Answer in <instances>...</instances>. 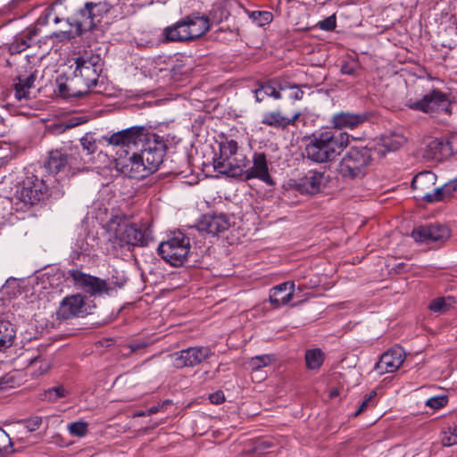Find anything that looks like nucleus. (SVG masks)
Instances as JSON below:
<instances>
[{
  "label": "nucleus",
  "mask_w": 457,
  "mask_h": 457,
  "mask_svg": "<svg viewBox=\"0 0 457 457\" xmlns=\"http://www.w3.org/2000/svg\"><path fill=\"white\" fill-rule=\"evenodd\" d=\"M443 46H445V47H448L450 50H452V49H453V48H454V46H451V45L446 46V45L443 44Z\"/></svg>",
  "instance_id": "57"
},
{
  "label": "nucleus",
  "mask_w": 457,
  "mask_h": 457,
  "mask_svg": "<svg viewBox=\"0 0 457 457\" xmlns=\"http://www.w3.org/2000/svg\"><path fill=\"white\" fill-rule=\"evenodd\" d=\"M364 225H365V223H364V222H362V223L360 225V228H361V227H363Z\"/></svg>",
  "instance_id": "61"
},
{
  "label": "nucleus",
  "mask_w": 457,
  "mask_h": 457,
  "mask_svg": "<svg viewBox=\"0 0 457 457\" xmlns=\"http://www.w3.org/2000/svg\"><path fill=\"white\" fill-rule=\"evenodd\" d=\"M286 89H290L291 93L289 94V98L295 101H300L303 97V91L302 87H307L306 85L299 86L296 84H285Z\"/></svg>",
  "instance_id": "45"
},
{
  "label": "nucleus",
  "mask_w": 457,
  "mask_h": 457,
  "mask_svg": "<svg viewBox=\"0 0 457 457\" xmlns=\"http://www.w3.org/2000/svg\"><path fill=\"white\" fill-rule=\"evenodd\" d=\"M271 362L270 355H257L248 360L247 364L252 370H258L268 366Z\"/></svg>",
  "instance_id": "40"
},
{
  "label": "nucleus",
  "mask_w": 457,
  "mask_h": 457,
  "mask_svg": "<svg viewBox=\"0 0 457 457\" xmlns=\"http://www.w3.org/2000/svg\"><path fill=\"white\" fill-rule=\"evenodd\" d=\"M75 64L73 77L84 93L87 94L98 84L104 66L103 61L99 54H91L78 57Z\"/></svg>",
  "instance_id": "7"
},
{
  "label": "nucleus",
  "mask_w": 457,
  "mask_h": 457,
  "mask_svg": "<svg viewBox=\"0 0 457 457\" xmlns=\"http://www.w3.org/2000/svg\"><path fill=\"white\" fill-rule=\"evenodd\" d=\"M67 392L62 386H54L49 388L45 392V399L50 402H54L59 398L64 397Z\"/></svg>",
  "instance_id": "42"
},
{
  "label": "nucleus",
  "mask_w": 457,
  "mask_h": 457,
  "mask_svg": "<svg viewBox=\"0 0 457 457\" xmlns=\"http://www.w3.org/2000/svg\"><path fill=\"white\" fill-rule=\"evenodd\" d=\"M190 248L189 237L182 230H173L167 240L159 244L158 253L170 266L180 267L187 261Z\"/></svg>",
  "instance_id": "6"
},
{
  "label": "nucleus",
  "mask_w": 457,
  "mask_h": 457,
  "mask_svg": "<svg viewBox=\"0 0 457 457\" xmlns=\"http://www.w3.org/2000/svg\"><path fill=\"white\" fill-rule=\"evenodd\" d=\"M212 403L220 404L225 401L224 394L221 391H217L209 395Z\"/></svg>",
  "instance_id": "51"
},
{
  "label": "nucleus",
  "mask_w": 457,
  "mask_h": 457,
  "mask_svg": "<svg viewBox=\"0 0 457 457\" xmlns=\"http://www.w3.org/2000/svg\"><path fill=\"white\" fill-rule=\"evenodd\" d=\"M337 26V20L335 15L327 17L319 22V28L322 30L331 31Z\"/></svg>",
  "instance_id": "47"
},
{
  "label": "nucleus",
  "mask_w": 457,
  "mask_h": 457,
  "mask_svg": "<svg viewBox=\"0 0 457 457\" xmlns=\"http://www.w3.org/2000/svg\"><path fill=\"white\" fill-rule=\"evenodd\" d=\"M324 182V172L314 170H308L304 175L289 179L288 185L303 195L317 194Z\"/></svg>",
  "instance_id": "15"
},
{
  "label": "nucleus",
  "mask_w": 457,
  "mask_h": 457,
  "mask_svg": "<svg viewBox=\"0 0 457 457\" xmlns=\"http://www.w3.org/2000/svg\"><path fill=\"white\" fill-rule=\"evenodd\" d=\"M85 122V120L80 117H75L69 120H66L64 122H61L56 125V129L58 132L62 133L66 131L67 129H71L79 124H82Z\"/></svg>",
  "instance_id": "43"
},
{
  "label": "nucleus",
  "mask_w": 457,
  "mask_h": 457,
  "mask_svg": "<svg viewBox=\"0 0 457 457\" xmlns=\"http://www.w3.org/2000/svg\"><path fill=\"white\" fill-rule=\"evenodd\" d=\"M48 369H49V365H48V363H46V364L45 365V368H44V370H43V371H42L41 373H43V372L46 371Z\"/></svg>",
  "instance_id": "58"
},
{
  "label": "nucleus",
  "mask_w": 457,
  "mask_h": 457,
  "mask_svg": "<svg viewBox=\"0 0 457 457\" xmlns=\"http://www.w3.org/2000/svg\"><path fill=\"white\" fill-rule=\"evenodd\" d=\"M107 234L113 248L147 246L154 240L152 230H107Z\"/></svg>",
  "instance_id": "12"
},
{
  "label": "nucleus",
  "mask_w": 457,
  "mask_h": 457,
  "mask_svg": "<svg viewBox=\"0 0 457 457\" xmlns=\"http://www.w3.org/2000/svg\"><path fill=\"white\" fill-rule=\"evenodd\" d=\"M148 415L147 414V410L145 411H140L137 414V416H139V417H142V416H146Z\"/></svg>",
  "instance_id": "56"
},
{
  "label": "nucleus",
  "mask_w": 457,
  "mask_h": 457,
  "mask_svg": "<svg viewBox=\"0 0 457 457\" xmlns=\"http://www.w3.org/2000/svg\"><path fill=\"white\" fill-rule=\"evenodd\" d=\"M186 29L189 31L192 40L204 36L209 31L210 20L205 15H188L183 18Z\"/></svg>",
  "instance_id": "24"
},
{
  "label": "nucleus",
  "mask_w": 457,
  "mask_h": 457,
  "mask_svg": "<svg viewBox=\"0 0 457 457\" xmlns=\"http://www.w3.org/2000/svg\"><path fill=\"white\" fill-rule=\"evenodd\" d=\"M375 395H376L375 392H371L366 397V399L361 403V404L360 405L359 409L357 410V411L355 413V416H358L360 413L364 411L370 406V403L372 401V398L375 396Z\"/></svg>",
  "instance_id": "50"
},
{
  "label": "nucleus",
  "mask_w": 457,
  "mask_h": 457,
  "mask_svg": "<svg viewBox=\"0 0 457 457\" xmlns=\"http://www.w3.org/2000/svg\"><path fill=\"white\" fill-rule=\"evenodd\" d=\"M15 337V326L7 320L0 319V352L11 347Z\"/></svg>",
  "instance_id": "30"
},
{
  "label": "nucleus",
  "mask_w": 457,
  "mask_h": 457,
  "mask_svg": "<svg viewBox=\"0 0 457 457\" xmlns=\"http://www.w3.org/2000/svg\"><path fill=\"white\" fill-rule=\"evenodd\" d=\"M243 176L245 180H249L255 178L268 185H272L273 182L269 173L265 154L254 153L253 157V166L249 167L248 165Z\"/></svg>",
  "instance_id": "18"
},
{
  "label": "nucleus",
  "mask_w": 457,
  "mask_h": 457,
  "mask_svg": "<svg viewBox=\"0 0 457 457\" xmlns=\"http://www.w3.org/2000/svg\"><path fill=\"white\" fill-rule=\"evenodd\" d=\"M457 190V180H450L442 187H436L434 190V203L450 198Z\"/></svg>",
  "instance_id": "33"
},
{
  "label": "nucleus",
  "mask_w": 457,
  "mask_h": 457,
  "mask_svg": "<svg viewBox=\"0 0 457 457\" xmlns=\"http://www.w3.org/2000/svg\"><path fill=\"white\" fill-rule=\"evenodd\" d=\"M107 228H138L132 221V216L117 210L112 211L107 222Z\"/></svg>",
  "instance_id": "32"
},
{
  "label": "nucleus",
  "mask_w": 457,
  "mask_h": 457,
  "mask_svg": "<svg viewBox=\"0 0 457 457\" xmlns=\"http://www.w3.org/2000/svg\"><path fill=\"white\" fill-rule=\"evenodd\" d=\"M372 160L371 149L368 147H351L339 164L343 177L361 178Z\"/></svg>",
  "instance_id": "9"
},
{
  "label": "nucleus",
  "mask_w": 457,
  "mask_h": 457,
  "mask_svg": "<svg viewBox=\"0 0 457 457\" xmlns=\"http://www.w3.org/2000/svg\"><path fill=\"white\" fill-rule=\"evenodd\" d=\"M403 143V137L394 136L392 138H385L383 145L387 151H395L401 147Z\"/></svg>",
  "instance_id": "44"
},
{
  "label": "nucleus",
  "mask_w": 457,
  "mask_h": 457,
  "mask_svg": "<svg viewBox=\"0 0 457 457\" xmlns=\"http://www.w3.org/2000/svg\"><path fill=\"white\" fill-rule=\"evenodd\" d=\"M56 4L63 6L67 22L76 29L75 33L71 30L53 33L52 37L60 41L70 40L95 29L114 6L112 0H57Z\"/></svg>",
  "instance_id": "1"
},
{
  "label": "nucleus",
  "mask_w": 457,
  "mask_h": 457,
  "mask_svg": "<svg viewBox=\"0 0 457 457\" xmlns=\"http://www.w3.org/2000/svg\"><path fill=\"white\" fill-rule=\"evenodd\" d=\"M295 285L293 281L283 282L271 288L270 301L276 307L287 304L295 293Z\"/></svg>",
  "instance_id": "23"
},
{
  "label": "nucleus",
  "mask_w": 457,
  "mask_h": 457,
  "mask_svg": "<svg viewBox=\"0 0 457 457\" xmlns=\"http://www.w3.org/2000/svg\"><path fill=\"white\" fill-rule=\"evenodd\" d=\"M250 162L236 140L225 137L219 143V154L213 159L214 170L231 178H241Z\"/></svg>",
  "instance_id": "4"
},
{
  "label": "nucleus",
  "mask_w": 457,
  "mask_h": 457,
  "mask_svg": "<svg viewBox=\"0 0 457 457\" xmlns=\"http://www.w3.org/2000/svg\"><path fill=\"white\" fill-rule=\"evenodd\" d=\"M301 116V112L295 110L290 116L284 115L281 111L276 110L263 113L262 124L275 129H286L291 125H295Z\"/></svg>",
  "instance_id": "19"
},
{
  "label": "nucleus",
  "mask_w": 457,
  "mask_h": 457,
  "mask_svg": "<svg viewBox=\"0 0 457 457\" xmlns=\"http://www.w3.org/2000/svg\"><path fill=\"white\" fill-rule=\"evenodd\" d=\"M54 22H55V23L60 22V19H59L58 17H56V18L54 19Z\"/></svg>",
  "instance_id": "60"
},
{
  "label": "nucleus",
  "mask_w": 457,
  "mask_h": 457,
  "mask_svg": "<svg viewBox=\"0 0 457 457\" xmlns=\"http://www.w3.org/2000/svg\"><path fill=\"white\" fill-rule=\"evenodd\" d=\"M447 144L442 140L433 138L429 140L424 149L423 157L427 160H442L447 151Z\"/></svg>",
  "instance_id": "31"
},
{
  "label": "nucleus",
  "mask_w": 457,
  "mask_h": 457,
  "mask_svg": "<svg viewBox=\"0 0 457 457\" xmlns=\"http://www.w3.org/2000/svg\"><path fill=\"white\" fill-rule=\"evenodd\" d=\"M369 115L366 112L353 113L340 112L335 113L331 118L332 128L341 131L343 129H353L368 120Z\"/></svg>",
  "instance_id": "20"
},
{
  "label": "nucleus",
  "mask_w": 457,
  "mask_h": 457,
  "mask_svg": "<svg viewBox=\"0 0 457 457\" xmlns=\"http://www.w3.org/2000/svg\"><path fill=\"white\" fill-rule=\"evenodd\" d=\"M43 169L49 173L61 174L62 177L69 178L84 170L85 162L77 152L68 154L62 149H55L48 153V158Z\"/></svg>",
  "instance_id": "8"
},
{
  "label": "nucleus",
  "mask_w": 457,
  "mask_h": 457,
  "mask_svg": "<svg viewBox=\"0 0 457 457\" xmlns=\"http://www.w3.org/2000/svg\"><path fill=\"white\" fill-rule=\"evenodd\" d=\"M42 424V419L40 417H33L28 420L25 423V427L30 432L37 430Z\"/></svg>",
  "instance_id": "49"
},
{
  "label": "nucleus",
  "mask_w": 457,
  "mask_h": 457,
  "mask_svg": "<svg viewBox=\"0 0 457 457\" xmlns=\"http://www.w3.org/2000/svg\"><path fill=\"white\" fill-rule=\"evenodd\" d=\"M418 228H428V229H430V228H442L441 225L434 226V225L430 224V225H428L426 227L420 226Z\"/></svg>",
  "instance_id": "55"
},
{
  "label": "nucleus",
  "mask_w": 457,
  "mask_h": 457,
  "mask_svg": "<svg viewBox=\"0 0 457 457\" xmlns=\"http://www.w3.org/2000/svg\"><path fill=\"white\" fill-rule=\"evenodd\" d=\"M37 79V71H32L28 74H19L13 79L12 87L14 90V97L18 101L27 100L29 98V91L34 87Z\"/></svg>",
  "instance_id": "22"
},
{
  "label": "nucleus",
  "mask_w": 457,
  "mask_h": 457,
  "mask_svg": "<svg viewBox=\"0 0 457 457\" xmlns=\"http://www.w3.org/2000/svg\"><path fill=\"white\" fill-rule=\"evenodd\" d=\"M85 306L84 297L78 294L66 296L60 303L57 311L58 318L68 320L83 312Z\"/></svg>",
  "instance_id": "21"
},
{
  "label": "nucleus",
  "mask_w": 457,
  "mask_h": 457,
  "mask_svg": "<svg viewBox=\"0 0 457 457\" xmlns=\"http://www.w3.org/2000/svg\"><path fill=\"white\" fill-rule=\"evenodd\" d=\"M166 148L163 137L150 132L139 152H133L129 156L120 155L115 160V167L129 179H143L159 169Z\"/></svg>",
  "instance_id": "2"
},
{
  "label": "nucleus",
  "mask_w": 457,
  "mask_h": 457,
  "mask_svg": "<svg viewBox=\"0 0 457 457\" xmlns=\"http://www.w3.org/2000/svg\"><path fill=\"white\" fill-rule=\"evenodd\" d=\"M50 180V175L43 177L42 167L35 172L28 171L16 190L15 197L25 204L34 205L48 196Z\"/></svg>",
  "instance_id": "5"
},
{
  "label": "nucleus",
  "mask_w": 457,
  "mask_h": 457,
  "mask_svg": "<svg viewBox=\"0 0 457 457\" xmlns=\"http://www.w3.org/2000/svg\"><path fill=\"white\" fill-rule=\"evenodd\" d=\"M454 303L453 297H438L430 303L429 309L435 312H444L453 307Z\"/></svg>",
  "instance_id": "35"
},
{
  "label": "nucleus",
  "mask_w": 457,
  "mask_h": 457,
  "mask_svg": "<svg viewBox=\"0 0 457 457\" xmlns=\"http://www.w3.org/2000/svg\"><path fill=\"white\" fill-rule=\"evenodd\" d=\"M211 355L212 351L209 347H189L173 353L171 355V360L176 368L181 369L184 367L198 365Z\"/></svg>",
  "instance_id": "14"
},
{
  "label": "nucleus",
  "mask_w": 457,
  "mask_h": 457,
  "mask_svg": "<svg viewBox=\"0 0 457 457\" xmlns=\"http://www.w3.org/2000/svg\"><path fill=\"white\" fill-rule=\"evenodd\" d=\"M262 84L268 96L273 97L274 99H280L282 97L281 91L286 90L285 84L282 85L275 79L269 80Z\"/></svg>",
  "instance_id": "37"
},
{
  "label": "nucleus",
  "mask_w": 457,
  "mask_h": 457,
  "mask_svg": "<svg viewBox=\"0 0 457 457\" xmlns=\"http://www.w3.org/2000/svg\"><path fill=\"white\" fill-rule=\"evenodd\" d=\"M149 133L145 126H133L111 135H104L101 139L110 145L121 147L129 156V151L141 145Z\"/></svg>",
  "instance_id": "11"
},
{
  "label": "nucleus",
  "mask_w": 457,
  "mask_h": 457,
  "mask_svg": "<svg viewBox=\"0 0 457 457\" xmlns=\"http://www.w3.org/2000/svg\"><path fill=\"white\" fill-rule=\"evenodd\" d=\"M79 141L83 150L87 152V155H91L96 152V142L92 134L87 133Z\"/></svg>",
  "instance_id": "41"
},
{
  "label": "nucleus",
  "mask_w": 457,
  "mask_h": 457,
  "mask_svg": "<svg viewBox=\"0 0 457 457\" xmlns=\"http://www.w3.org/2000/svg\"><path fill=\"white\" fill-rule=\"evenodd\" d=\"M37 35V29L32 28L28 29L21 35L15 37L14 40L9 45V52L12 54H21V52L28 49Z\"/></svg>",
  "instance_id": "28"
},
{
  "label": "nucleus",
  "mask_w": 457,
  "mask_h": 457,
  "mask_svg": "<svg viewBox=\"0 0 457 457\" xmlns=\"http://www.w3.org/2000/svg\"><path fill=\"white\" fill-rule=\"evenodd\" d=\"M38 362H39V361H38V360H34V361H33V362H32V364H33V365H37Z\"/></svg>",
  "instance_id": "59"
},
{
  "label": "nucleus",
  "mask_w": 457,
  "mask_h": 457,
  "mask_svg": "<svg viewBox=\"0 0 457 457\" xmlns=\"http://www.w3.org/2000/svg\"><path fill=\"white\" fill-rule=\"evenodd\" d=\"M162 35L167 42L192 41L189 31L186 29L183 19L163 29Z\"/></svg>",
  "instance_id": "27"
},
{
  "label": "nucleus",
  "mask_w": 457,
  "mask_h": 457,
  "mask_svg": "<svg viewBox=\"0 0 457 457\" xmlns=\"http://www.w3.org/2000/svg\"><path fill=\"white\" fill-rule=\"evenodd\" d=\"M405 105L413 111L424 113H452L451 101L448 95L439 89H433L418 101L408 99Z\"/></svg>",
  "instance_id": "10"
},
{
  "label": "nucleus",
  "mask_w": 457,
  "mask_h": 457,
  "mask_svg": "<svg viewBox=\"0 0 457 457\" xmlns=\"http://www.w3.org/2000/svg\"><path fill=\"white\" fill-rule=\"evenodd\" d=\"M305 361L308 369L316 370L319 369L324 361V353L320 349H311L305 353Z\"/></svg>",
  "instance_id": "34"
},
{
  "label": "nucleus",
  "mask_w": 457,
  "mask_h": 457,
  "mask_svg": "<svg viewBox=\"0 0 457 457\" xmlns=\"http://www.w3.org/2000/svg\"><path fill=\"white\" fill-rule=\"evenodd\" d=\"M67 430L72 436L83 437L88 432V423L84 420H78L68 424Z\"/></svg>",
  "instance_id": "39"
},
{
  "label": "nucleus",
  "mask_w": 457,
  "mask_h": 457,
  "mask_svg": "<svg viewBox=\"0 0 457 457\" xmlns=\"http://www.w3.org/2000/svg\"><path fill=\"white\" fill-rule=\"evenodd\" d=\"M58 93L62 97H80L86 94L80 87L74 77L63 81V78H57Z\"/></svg>",
  "instance_id": "29"
},
{
  "label": "nucleus",
  "mask_w": 457,
  "mask_h": 457,
  "mask_svg": "<svg viewBox=\"0 0 457 457\" xmlns=\"http://www.w3.org/2000/svg\"><path fill=\"white\" fill-rule=\"evenodd\" d=\"M303 155L316 163H325L337 158L348 145L349 135L335 128L323 127L306 139Z\"/></svg>",
  "instance_id": "3"
},
{
  "label": "nucleus",
  "mask_w": 457,
  "mask_h": 457,
  "mask_svg": "<svg viewBox=\"0 0 457 457\" xmlns=\"http://www.w3.org/2000/svg\"><path fill=\"white\" fill-rule=\"evenodd\" d=\"M436 182V175L429 170L418 173L411 181V189L414 192V198L426 203H434V190Z\"/></svg>",
  "instance_id": "13"
},
{
  "label": "nucleus",
  "mask_w": 457,
  "mask_h": 457,
  "mask_svg": "<svg viewBox=\"0 0 457 457\" xmlns=\"http://www.w3.org/2000/svg\"><path fill=\"white\" fill-rule=\"evenodd\" d=\"M411 237L420 244H440L450 237V230H411Z\"/></svg>",
  "instance_id": "25"
},
{
  "label": "nucleus",
  "mask_w": 457,
  "mask_h": 457,
  "mask_svg": "<svg viewBox=\"0 0 457 457\" xmlns=\"http://www.w3.org/2000/svg\"><path fill=\"white\" fill-rule=\"evenodd\" d=\"M11 446V439L8 434L0 428V457H4Z\"/></svg>",
  "instance_id": "46"
},
{
  "label": "nucleus",
  "mask_w": 457,
  "mask_h": 457,
  "mask_svg": "<svg viewBox=\"0 0 457 457\" xmlns=\"http://www.w3.org/2000/svg\"><path fill=\"white\" fill-rule=\"evenodd\" d=\"M341 71L343 74L353 75L354 73V69L349 64H345L342 66Z\"/></svg>",
  "instance_id": "53"
},
{
  "label": "nucleus",
  "mask_w": 457,
  "mask_h": 457,
  "mask_svg": "<svg viewBox=\"0 0 457 457\" xmlns=\"http://www.w3.org/2000/svg\"><path fill=\"white\" fill-rule=\"evenodd\" d=\"M230 224L228 219L224 213H206L204 214L199 220L196 226H192L190 228H228Z\"/></svg>",
  "instance_id": "26"
},
{
  "label": "nucleus",
  "mask_w": 457,
  "mask_h": 457,
  "mask_svg": "<svg viewBox=\"0 0 457 457\" xmlns=\"http://www.w3.org/2000/svg\"><path fill=\"white\" fill-rule=\"evenodd\" d=\"M161 408H162V406H160V405L153 406L147 410V414L151 415V414L157 413Z\"/></svg>",
  "instance_id": "54"
},
{
  "label": "nucleus",
  "mask_w": 457,
  "mask_h": 457,
  "mask_svg": "<svg viewBox=\"0 0 457 457\" xmlns=\"http://www.w3.org/2000/svg\"><path fill=\"white\" fill-rule=\"evenodd\" d=\"M447 403V399L445 396H434L427 400L426 405L433 409H439L445 406Z\"/></svg>",
  "instance_id": "48"
},
{
  "label": "nucleus",
  "mask_w": 457,
  "mask_h": 457,
  "mask_svg": "<svg viewBox=\"0 0 457 457\" xmlns=\"http://www.w3.org/2000/svg\"><path fill=\"white\" fill-rule=\"evenodd\" d=\"M404 359L405 353L403 349L395 346L382 354L375 369L379 374L393 373L400 368Z\"/></svg>",
  "instance_id": "17"
},
{
  "label": "nucleus",
  "mask_w": 457,
  "mask_h": 457,
  "mask_svg": "<svg viewBox=\"0 0 457 457\" xmlns=\"http://www.w3.org/2000/svg\"><path fill=\"white\" fill-rule=\"evenodd\" d=\"M441 443L446 447L457 445V425L449 426L442 431Z\"/></svg>",
  "instance_id": "38"
},
{
  "label": "nucleus",
  "mask_w": 457,
  "mask_h": 457,
  "mask_svg": "<svg viewBox=\"0 0 457 457\" xmlns=\"http://www.w3.org/2000/svg\"><path fill=\"white\" fill-rule=\"evenodd\" d=\"M254 96L255 100L258 103L262 102L264 98L268 96L262 84H260L259 87L254 90Z\"/></svg>",
  "instance_id": "52"
},
{
  "label": "nucleus",
  "mask_w": 457,
  "mask_h": 457,
  "mask_svg": "<svg viewBox=\"0 0 457 457\" xmlns=\"http://www.w3.org/2000/svg\"><path fill=\"white\" fill-rule=\"evenodd\" d=\"M248 16L253 23L259 27L270 23L273 20V14L268 11L248 12Z\"/></svg>",
  "instance_id": "36"
},
{
  "label": "nucleus",
  "mask_w": 457,
  "mask_h": 457,
  "mask_svg": "<svg viewBox=\"0 0 457 457\" xmlns=\"http://www.w3.org/2000/svg\"><path fill=\"white\" fill-rule=\"evenodd\" d=\"M71 277L77 287L91 295H102L104 293L107 294L110 290L105 280L82 271L72 270L71 271Z\"/></svg>",
  "instance_id": "16"
}]
</instances>
